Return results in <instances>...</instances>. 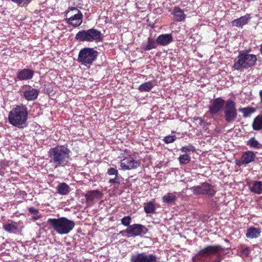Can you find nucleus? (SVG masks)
Returning <instances> with one entry per match:
<instances>
[{
  "instance_id": "f3484780",
  "label": "nucleus",
  "mask_w": 262,
  "mask_h": 262,
  "mask_svg": "<svg viewBox=\"0 0 262 262\" xmlns=\"http://www.w3.org/2000/svg\"><path fill=\"white\" fill-rule=\"evenodd\" d=\"M171 34H163L160 35L156 39L157 45L165 46L169 44L172 41Z\"/></svg>"
},
{
  "instance_id": "f03ea898",
  "label": "nucleus",
  "mask_w": 262,
  "mask_h": 262,
  "mask_svg": "<svg viewBox=\"0 0 262 262\" xmlns=\"http://www.w3.org/2000/svg\"><path fill=\"white\" fill-rule=\"evenodd\" d=\"M28 114V110L26 106L17 105L9 112V122L14 126L24 128L27 126Z\"/></svg>"
},
{
  "instance_id": "9b49d317",
  "label": "nucleus",
  "mask_w": 262,
  "mask_h": 262,
  "mask_svg": "<svg viewBox=\"0 0 262 262\" xmlns=\"http://www.w3.org/2000/svg\"><path fill=\"white\" fill-rule=\"evenodd\" d=\"M131 262H156L157 257L155 255L148 254L145 252H142L133 254L130 257Z\"/></svg>"
},
{
  "instance_id": "4468645a",
  "label": "nucleus",
  "mask_w": 262,
  "mask_h": 262,
  "mask_svg": "<svg viewBox=\"0 0 262 262\" xmlns=\"http://www.w3.org/2000/svg\"><path fill=\"white\" fill-rule=\"evenodd\" d=\"M255 158L256 154L254 152L247 151L243 154L240 159L235 160V164L239 166L246 165L253 162Z\"/></svg>"
},
{
  "instance_id": "c9c22d12",
  "label": "nucleus",
  "mask_w": 262,
  "mask_h": 262,
  "mask_svg": "<svg viewBox=\"0 0 262 262\" xmlns=\"http://www.w3.org/2000/svg\"><path fill=\"white\" fill-rule=\"evenodd\" d=\"M107 173L110 176H117L119 175L118 171L116 169L114 168H110L107 169Z\"/></svg>"
},
{
  "instance_id": "a878e982",
  "label": "nucleus",
  "mask_w": 262,
  "mask_h": 262,
  "mask_svg": "<svg viewBox=\"0 0 262 262\" xmlns=\"http://www.w3.org/2000/svg\"><path fill=\"white\" fill-rule=\"evenodd\" d=\"M4 230L9 233H14L18 228V224L16 222H11L4 224L3 226Z\"/></svg>"
},
{
  "instance_id": "ea45409f",
  "label": "nucleus",
  "mask_w": 262,
  "mask_h": 262,
  "mask_svg": "<svg viewBox=\"0 0 262 262\" xmlns=\"http://www.w3.org/2000/svg\"><path fill=\"white\" fill-rule=\"evenodd\" d=\"M250 250L248 248H245L242 250V253L246 256H248L249 254Z\"/></svg>"
},
{
  "instance_id": "473e14b6",
  "label": "nucleus",
  "mask_w": 262,
  "mask_h": 262,
  "mask_svg": "<svg viewBox=\"0 0 262 262\" xmlns=\"http://www.w3.org/2000/svg\"><path fill=\"white\" fill-rule=\"evenodd\" d=\"M180 150L183 152H188L191 151H194L195 150V148L194 146L191 144H188L186 146L182 147Z\"/></svg>"
},
{
  "instance_id": "39448f33",
  "label": "nucleus",
  "mask_w": 262,
  "mask_h": 262,
  "mask_svg": "<svg viewBox=\"0 0 262 262\" xmlns=\"http://www.w3.org/2000/svg\"><path fill=\"white\" fill-rule=\"evenodd\" d=\"M98 56V52L92 48L85 47L80 50L77 61L81 65L90 66Z\"/></svg>"
},
{
  "instance_id": "e433bc0d",
  "label": "nucleus",
  "mask_w": 262,
  "mask_h": 262,
  "mask_svg": "<svg viewBox=\"0 0 262 262\" xmlns=\"http://www.w3.org/2000/svg\"><path fill=\"white\" fill-rule=\"evenodd\" d=\"M108 183L110 184H119L120 183V177L118 175L117 176H115L114 178L111 179L108 181Z\"/></svg>"
},
{
  "instance_id": "bb28decb",
  "label": "nucleus",
  "mask_w": 262,
  "mask_h": 262,
  "mask_svg": "<svg viewBox=\"0 0 262 262\" xmlns=\"http://www.w3.org/2000/svg\"><path fill=\"white\" fill-rule=\"evenodd\" d=\"M177 199L176 192L168 193L162 197V201L166 204H171Z\"/></svg>"
},
{
  "instance_id": "1a4fd4ad",
  "label": "nucleus",
  "mask_w": 262,
  "mask_h": 262,
  "mask_svg": "<svg viewBox=\"0 0 262 262\" xmlns=\"http://www.w3.org/2000/svg\"><path fill=\"white\" fill-rule=\"evenodd\" d=\"M190 189L196 195L207 194L212 196L216 192L214 187L207 183H204L200 185L192 187Z\"/></svg>"
},
{
  "instance_id": "dca6fc26",
  "label": "nucleus",
  "mask_w": 262,
  "mask_h": 262,
  "mask_svg": "<svg viewBox=\"0 0 262 262\" xmlns=\"http://www.w3.org/2000/svg\"><path fill=\"white\" fill-rule=\"evenodd\" d=\"M34 74V71L29 69H24L18 71L16 74L17 78L20 81L31 79Z\"/></svg>"
},
{
  "instance_id": "0eeeda50",
  "label": "nucleus",
  "mask_w": 262,
  "mask_h": 262,
  "mask_svg": "<svg viewBox=\"0 0 262 262\" xmlns=\"http://www.w3.org/2000/svg\"><path fill=\"white\" fill-rule=\"evenodd\" d=\"M238 58V60L233 65V68L237 70L242 68H248L254 65L257 60L255 55L246 53L240 54Z\"/></svg>"
},
{
  "instance_id": "4c0bfd02",
  "label": "nucleus",
  "mask_w": 262,
  "mask_h": 262,
  "mask_svg": "<svg viewBox=\"0 0 262 262\" xmlns=\"http://www.w3.org/2000/svg\"><path fill=\"white\" fill-rule=\"evenodd\" d=\"M12 2H15L21 6H25V5L29 3L31 0H11Z\"/></svg>"
},
{
  "instance_id": "7ed1b4c3",
  "label": "nucleus",
  "mask_w": 262,
  "mask_h": 262,
  "mask_svg": "<svg viewBox=\"0 0 262 262\" xmlns=\"http://www.w3.org/2000/svg\"><path fill=\"white\" fill-rule=\"evenodd\" d=\"M47 222L57 233L61 235L69 233L75 225L74 221L65 217L50 218Z\"/></svg>"
},
{
  "instance_id": "423d86ee",
  "label": "nucleus",
  "mask_w": 262,
  "mask_h": 262,
  "mask_svg": "<svg viewBox=\"0 0 262 262\" xmlns=\"http://www.w3.org/2000/svg\"><path fill=\"white\" fill-rule=\"evenodd\" d=\"M83 14L75 7H71L66 14V22L74 27L80 26L82 23Z\"/></svg>"
},
{
  "instance_id": "f257e3e1",
  "label": "nucleus",
  "mask_w": 262,
  "mask_h": 262,
  "mask_svg": "<svg viewBox=\"0 0 262 262\" xmlns=\"http://www.w3.org/2000/svg\"><path fill=\"white\" fill-rule=\"evenodd\" d=\"M70 150L66 145L57 146L51 148L48 152L50 162L55 168L68 165L70 159Z\"/></svg>"
},
{
  "instance_id": "ddd939ff",
  "label": "nucleus",
  "mask_w": 262,
  "mask_h": 262,
  "mask_svg": "<svg viewBox=\"0 0 262 262\" xmlns=\"http://www.w3.org/2000/svg\"><path fill=\"white\" fill-rule=\"evenodd\" d=\"M141 165L139 160H136L133 157L124 159L120 163L121 169L123 170L136 169Z\"/></svg>"
},
{
  "instance_id": "cd10ccee",
  "label": "nucleus",
  "mask_w": 262,
  "mask_h": 262,
  "mask_svg": "<svg viewBox=\"0 0 262 262\" xmlns=\"http://www.w3.org/2000/svg\"><path fill=\"white\" fill-rule=\"evenodd\" d=\"M154 87V84L151 81H148L141 84L138 90L141 92H149Z\"/></svg>"
},
{
  "instance_id": "c85d7f7f",
  "label": "nucleus",
  "mask_w": 262,
  "mask_h": 262,
  "mask_svg": "<svg viewBox=\"0 0 262 262\" xmlns=\"http://www.w3.org/2000/svg\"><path fill=\"white\" fill-rule=\"evenodd\" d=\"M247 145L252 148L256 149L260 148L261 147V145L254 138H251L249 140Z\"/></svg>"
},
{
  "instance_id": "c756f323",
  "label": "nucleus",
  "mask_w": 262,
  "mask_h": 262,
  "mask_svg": "<svg viewBox=\"0 0 262 262\" xmlns=\"http://www.w3.org/2000/svg\"><path fill=\"white\" fill-rule=\"evenodd\" d=\"M191 157L188 154H183L180 156L179 161L180 164H187L189 163Z\"/></svg>"
},
{
  "instance_id": "6ab92c4d",
  "label": "nucleus",
  "mask_w": 262,
  "mask_h": 262,
  "mask_svg": "<svg viewBox=\"0 0 262 262\" xmlns=\"http://www.w3.org/2000/svg\"><path fill=\"white\" fill-rule=\"evenodd\" d=\"M38 95V91L34 88L29 87V89L24 92V96L28 101H32L36 99Z\"/></svg>"
},
{
  "instance_id": "6e6552de",
  "label": "nucleus",
  "mask_w": 262,
  "mask_h": 262,
  "mask_svg": "<svg viewBox=\"0 0 262 262\" xmlns=\"http://www.w3.org/2000/svg\"><path fill=\"white\" fill-rule=\"evenodd\" d=\"M235 105V102L231 99L226 101L224 110V118L229 123H232L237 118V112Z\"/></svg>"
},
{
  "instance_id": "7c9ffc66",
  "label": "nucleus",
  "mask_w": 262,
  "mask_h": 262,
  "mask_svg": "<svg viewBox=\"0 0 262 262\" xmlns=\"http://www.w3.org/2000/svg\"><path fill=\"white\" fill-rule=\"evenodd\" d=\"M239 111L243 113L244 117H248L255 112V110L253 108L245 107L239 108Z\"/></svg>"
},
{
  "instance_id": "b1692460",
  "label": "nucleus",
  "mask_w": 262,
  "mask_h": 262,
  "mask_svg": "<svg viewBox=\"0 0 262 262\" xmlns=\"http://www.w3.org/2000/svg\"><path fill=\"white\" fill-rule=\"evenodd\" d=\"M157 47V40L155 41L153 39L148 37L147 42L142 44V48L145 51H149L156 48Z\"/></svg>"
},
{
  "instance_id": "412c9836",
  "label": "nucleus",
  "mask_w": 262,
  "mask_h": 262,
  "mask_svg": "<svg viewBox=\"0 0 262 262\" xmlns=\"http://www.w3.org/2000/svg\"><path fill=\"white\" fill-rule=\"evenodd\" d=\"M248 185L251 192L257 194L262 193V182L261 181H252Z\"/></svg>"
},
{
  "instance_id": "5701e85b",
  "label": "nucleus",
  "mask_w": 262,
  "mask_h": 262,
  "mask_svg": "<svg viewBox=\"0 0 262 262\" xmlns=\"http://www.w3.org/2000/svg\"><path fill=\"white\" fill-rule=\"evenodd\" d=\"M172 14L174 16V20L176 21H182L185 18V14L179 7H175L172 11Z\"/></svg>"
},
{
  "instance_id": "a19ab883",
  "label": "nucleus",
  "mask_w": 262,
  "mask_h": 262,
  "mask_svg": "<svg viewBox=\"0 0 262 262\" xmlns=\"http://www.w3.org/2000/svg\"><path fill=\"white\" fill-rule=\"evenodd\" d=\"M33 218L35 219V220H37V219H39L40 218V215L37 214H35V216H33Z\"/></svg>"
},
{
  "instance_id": "aec40b11",
  "label": "nucleus",
  "mask_w": 262,
  "mask_h": 262,
  "mask_svg": "<svg viewBox=\"0 0 262 262\" xmlns=\"http://www.w3.org/2000/svg\"><path fill=\"white\" fill-rule=\"evenodd\" d=\"M251 17L249 15H246L240 17L238 18L235 19L231 23L233 26L236 27H242L247 24L250 20Z\"/></svg>"
},
{
  "instance_id": "f704fd0d",
  "label": "nucleus",
  "mask_w": 262,
  "mask_h": 262,
  "mask_svg": "<svg viewBox=\"0 0 262 262\" xmlns=\"http://www.w3.org/2000/svg\"><path fill=\"white\" fill-rule=\"evenodd\" d=\"M177 139V137L175 135L172 136H167L165 137L164 139V141L165 143L167 144L171 143L174 142Z\"/></svg>"
},
{
  "instance_id": "393cba45",
  "label": "nucleus",
  "mask_w": 262,
  "mask_h": 262,
  "mask_svg": "<svg viewBox=\"0 0 262 262\" xmlns=\"http://www.w3.org/2000/svg\"><path fill=\"white\" fill-rule=\"evenodd\" d=\"M57 191L60 195H65L68 194L70 191V188L69 186L66 183H61L57 186Z\"/></svg>"
},
{
  "instance_id": "20e7f679",
  "label": "nucleus",
  "mask_w": 262,
  "mask_h": 262,
  "mask_svg": "<svg viewBox=\"0 0 262 262\" xmlns=\"http://www.w3.org/2000/svg\"><path fill=\"white\" fill-rule=\"evenodd\" d=\"M101 32L94 28L88 30H81L75 36V39L80 41L100 42L103 40Z\"/></svg>"
},
{
  "instance_id": "9d476101",
  "label": "nucleus",
  "mask_w": 262,
  "mask_h": 262,
  "mask_svg": "<svg viewBox=\"0 0 262 262\" xmlns=\"http://www.w3.org/2000/svg\"><path fill=\"white\" fill-rule=\"evenodd\" d=\"M146 228L141 224H135L128 227L125 230L122 231L120 233L126 232L132 236H137L144 235L147 233Z\"/></svg>"
},
{
  "instance_id": "2f4dec72",
  "label": "nucleus",
  "mask_w": 262,
  "mask_h": 262,
  "mask_svg": "<svg viewBox=\"0 0 262 262\" xmlns=\"http://www.w3.org/2000/svg\"><path fill=\"white\" fill-rule=\"evenodd\" d=\"M155 206L151 202H148L144 206V210L147 213H151L155 212Z\"/></svg>"
},
{
  "instance_id": "f8f14e48",
  "label": "nucleus",
  "mask_w": 262,
  "mask_h": 262,
  "mask_svg": "<svg viewBox=\"0 0 262 262\" xmlns=\"http://www.w3.org/2000/svg\"><path fill=\"white\" fill-rule=\"evenodd\" d=\"M226 104V102L221 97L211 100L209 105V112L212 115L217 114Z\"/></svg>"
},
{
  "instance_id": "58836bf2",
  "label": "nucleus",
  "mask_w": 262,
  "mask_h": 262,
  "mask_svg": "<svg viewBox=\"0 0 262 262\" xmlns=\"http://www.w3.org/2000/svg\"><path fill=\"white\" fill-rule=\"evenodd\" d=\"M29 211L30 213L34 214V215L37 214L39 213L38 210L33 207L29 208Z\"/></svg>"
},
{
  "instance_id": "79ce46f5",
  "label": "nucleus",
  "mask_w": 262,
  "mask_h": 262,
  "mask_svg": "<svg viewBox=\"0 0 262 262\" xmlns=\"http://www.w3.org/2000/svg\"><path fill=\"white\" fill-rule=\"evenodd\" d=\"M260 51H261V53L262 54V46H261V48H260Z\"/></svg>"
},
{
  "instance_id": "4be33fe9",
  "label": "nucleus",
  "mask_w": 262,
  "mask_h": 262,
  "mask_svg": "<svg viewBox=\"0 0 262 262\" xmlns=\"http://www.w3.org/2000/svg\"><path fill=\"white\" fill-rule=\"evenodd\" d=\"M261 232L259 228L250 227L247 230L246 236L249 238H256L260 236Z\"/></svg>"
},
{
  "instance_id": "a211bd4d",
  "label": "nucleus",
  "mask_w": 262,
  "mask_h": 262,
  "mask_svg": "<svg viewBox=\"0 0 262 262\" xmlns=\"http://www.w3.org/2000/svg\"><path fill=\"white\" fill-rule=\"evenodd\" d=\"M102 196V192L98 190H93L88 191L85 194L86 201L88 202H93L95 200L100 199Z\"/></svg>"
},
{
  "instance_id": "72a5a7b5",
  "label": "nucleus",
  "mask_w": 262,
  "mask_h": 262,
  "mask_svg": "<svg viewBox=\"0 0 262 262\" xmlns=\"http://www.w3.org/2000/svg\"><path fill=\"white\" fill-rule=\"evenodd\" d=\"M132 219L130 216H126L124 217H123L121 220V222L122 225L125 226L129 227L130 225V224L131 223Z\"/></svg>"
},
{
  "instance_id": "2eb2a0df",
  "label": "nucleus",
  "mask_w": 262,
  "mask_h": 262,
  "mask_svg": "<svg viewBox=\"0 0 262 262\" xmlns=\"http://www.w3.org/2000/svg\"><path fill=\"white\" fill-rule=\"evenodd\" d=\"M223 249V248L220 245L209 246L204 249H201L199 251V254L202 256L210 255L211 254H215L218 253Z\"/></svg>"
}]
</instances>
